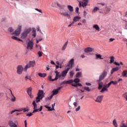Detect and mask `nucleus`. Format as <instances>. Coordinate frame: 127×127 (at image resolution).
<instances>
[{
	"label": "nucleus",
	"instance_id": "f257e3e1",
	"mask_svg": "<svg viewBox=\"0 0 127 127\" xmlns=\"http://www.w3.org/2000/svg\"><path fill=\"white\" fill-rule=\"evenodd\" d=\"M67 7L69 10V11H66V10L62 9L60 11V14L62 15V16H63L64 17H66L68 19H70L71 18V15L72 14V12L74 11V9L73 8V6L68 5L67 6Z\"/></svg>",
	"mask_w": 127,
	"mask_h": 127
},
{
	"label": "nucleus",
	"instance_id": "f03ea898",
	"mask_svg": "<svg viewBox=\"0 0 127 127\" xmlns=\"http://www.w3.org/2000/svg\"><path fill=\"white\" fill-rule=\"evenodd\" d=\"M97 4H101V5L106 6L103 11V9L100 8V6H98V7H96V11H97V12H99V13L108 14V13H109L111 11V9H112L110 7H107V4L105 3H98Z\"/></svg>",
	"mask_w": 127,
	"mask_h": 127
},
{
	"label": "nucleus",
	"instance_id": "7ed1b4c3",
	"mask_svg": "<svg viewBox=\"0 0 127 127\" xmlns=\"http://www.w3.org/2000/svg\"><path fill=\"white\" fill-rule=\"evenodd\" d=\"M56 73L55 80H64L65 79V77L67 75V73L65 70L62 71L61 73L58 72L57 70L55 71Z\"/></svg>",
	"mask_w": 127,
	"mask_h": 127
},
{
	"label": "nucleus",
	"instance_id": "20e7f679",
	"mask_svg": "<svg viewBox=\"0 0 127 127\" xmlns=\"http://www.w3.org/2000/svg\"><path fill=\"white\" fill-rule=\"evenodd\" d=\"M32 30V29L31 28H28L27 29H25L23 32L21 33L20 35V38L21 39H25L26 37H27V36L30 32H31V31Z\"/></svg>",
	"mask_w": 127,
	"mask_h": 127
},
{
	"label": "nucleus",
	"instance_id": "39448f33",
	"mask_svg": "<svg viewBox=\"0 0 127 127\" xmlns=\"http://www.w3.org/2000/svg\"><path fill=\"white\" fill-rule=\"evenodd\" d=\"M45 93H44V91L43 90H39L37 93V96L36 98V103H38L40 102L41 100H42L45 96Z\"/></svg>",
	"mask_w": 127,
	"mask_h": 127
},
{
	"label": "nucleus",
	"instance_id": "423d86ee",
	"mask_svg": "<svg viewBox=\"0 0 127 127\" xmlns=\"http://www.w3.org/2000/svg\"><path fill=\"white\" fill-rule=\"evenodd\" d=\"M74 65V59H71L69 62L68 64L66 66V69L64 70L66 74L68 73V71L71 68L73 67Z\"/></svg>",
	"mask_w": 127,
	"mask_h": 127
},
{
	"label": "nucleus",
	"instance_id": "0eeeda50",
	"mask_svg": "<svg viewBox=\"0 0 127 127\" xmlns=\"http://www.w3.org/2000/svg\"><path fill=\"white\" fill-rule=\"evenodd\" d=\"M22 28V26L21 25H19L17 29H16L14 32L12 33V35H15V36H19L21 32Z\"/></svg>",
	"mask_w": 127,
	"mask_h": 127
},
{
	"label": "nucleus",
	"instance_id": "6e6552de",
	"mask_svg": "<svg viewBox=\"0 0 127 127\" xmlns=\"http://www.w3.org/2000/svg\"><path fill=\"white\" fill-rule=\"evenodd\" d=\"M79 2V7H81V6L83 8L86 7L89 3V0H81L78 1Z\"/></svg>",
	"mask_w": 127,
	"mask_h": 127
},
{
	"label": "nucleus",
	"instance_id": "1a4fd4ad",
	"mask_svg": "<svg viewBox=\"0 0 127 127\" xmlns=\"http://www.w3.org/2000/svg\"><path fill=\"white\" fill-rule=\"evenodd\" d=\"M33 105L34 106V110L33 113H37V112H41L42 111V109H43V107L41 106L40 109H37V104L35 101H33Z\"/></svg>",
	"mask_w": 127,
	"mask_h": 127
},
{
	"label": "nucleus",
	"instance_id": "9d476101",
	"mask_svg": "<svg viewBox=\"0 0 127 127\" xmlns=\"http://www.w3.org/2000/svg\"><path fill=\"white\" fill-rule=\"evenodd\" d=\"M80 82V79L79 78H75L73 80L72 86L73 87H78V86H79L80 87H82V84L79 83Z\"/></svg>",
	"mask_w": 127,
	"mask_h": 127
},
{
	"label": "nucleus",
	"instance_id": "9b49d317",
	"mask_svg": "<svg viewBox=\"0 0 127 127\" xmlns=\"http://www.w3.org/2000/svg\"><path fill=\"white\" fill-rule=\"evenodd\" d=\"M107 75H108V72L107 70H104L99 76V79L98 80L102 81V80H104L107 77Z\"/></svg>",
	"mask_w": 127,
	"mask_h": 127
},
{
	"label": "nucleus",
	"instance_id": "f8f14e48",
	"mask_svg": "<svg viewBox=\"0 0 127 127\" xmlns=\"http://www.w3.org/2000/svg\"><path fill=\"white\" fill-rule=\"evenodd\" d=\"M51 6H52V7H56V6H58L59 7H60V8H64V7H65V5H62L56 2H52Z\"/></svg>",
	"mask_w": 127,
	"mask_h": 127
},
{
	"label": "nucleus",
	"instance_id": "ddd939ff",
	"mask_svg": "<svg viewBox=\"0 0 127 127\" xmlns=\"http://www.w3.org/2000/svg\"><path fill=\"white\" fill-rule=\"evenodd\" d=\"M8 125L10 127H18L17 125H18V122L16 121L14 123L13 121L10 120L8 122Z\"/></svg>",
	"mask_w": 127,
	"mask_h": 127
},
{
	"label": "nucleus",
	"instance_id": "4468645a",
	"mask_svg": "<svg viewBox=\"0 0 127 127\" xmlns=\"http://www.w3.org/2000/svg\"><path fill=\"white\" fill-rule=\"evenodd\" d=\"M23 72V66L22 65H18L17 67V74L21 75Z\"/></svg>",
	"mask_w": 127,
	"mask_h": 127
},
{
	"label": "nucleus",
	"instance_id": "2eb2a0df",
	"mask_svg": "<svg viewBox=\"0 0 127 127\" xmlns=\"http://www.w3.org/2000/svg\"><path fill=\"white\" fill-rule=\"evenodd\" d=\"M33 45H34V44L33 43V41H29L27 44V49H32V48H33Z\"/></svg>",
	"mask_w": 127,
	"mask_h": 127
},
{
	"label": "nucleus",
	"instance_id": "dca6fc26",
	"mask_svg": "<svg viewBox=\"0 0 127 127\" xmlns=\"http://www.w3.org/2000/svg\"><path fill=\"white\" fill-rule=\"evenodd\" d=\"M27 92L30 98L31 99H33V95H32V93H31V92H32V88H31V87L28 88Z\"/></svg>",
	"mask_w": 127,
	"mask_h": 127
},
{
	"label": "nucleus",
	"instance_id": "f3484780",
	"mask_svg": "<svg viewBox=\"0 0 127 127\" xmlns=\"http://www.w3.org/2000/svg\"><path fill=\"white\" fill-rule=\"evenodd\" d=\"M61 89H62V87H58L57 89H54L52 91L53 94H52V95H53V97L55 95H57V94H58V92H59V91H60V90H61Z\"/></svg>",
	"mask_w": 127,
	"mask_h": 127
},
{
	"label": "nucleus",
	"instance_id": "a211bd4d",
	"mask_svg": "<svg viewBox=\"0 0 127 127\" xmlns=\"http://www.w3.org/2000/svg\"><path fill=\"white\" fill-rule=\"evenodd\" d=\"M103 98H104V95H100L98 96L96 98V102L101 104V103H102V101H103Z\"/></svg>",
	"mask_w": 127,
	"mask_h": 127
},
{
	"label": "nucleus",
	"instance_id": "6ab92c4d",
	"mask_svg": "<svg viewBox=\"0 0 127 127\" xmlns=\"http://www.w3.org/2000/svg\"><path fill=\"white\" fill-rule=\"evenodd\" d=\"M98 82V89L101 90L102 88H103V86L104 85V82L102 81V80H97Z\"/></svg>",
	"mask_w": 127,
	"mask_h": 127
},
{
	"label": "nucleus",
	"instance_id": "aec40b11",
	"mask_svg": "<svg viewBox=\"0 0 127 127\" xmlns=\"http://www.w3.org/2000/svg\"><path fill=\"white\" fill-rule=\"evenodd\" d=\"M73 79H70L69 80H65L63 81L62 84H71V86L73 84Z\"/></svg>",
	"mask_w": 127,
	"mask_h": 127
},
{
	"label": "nucleus",
	"instance_id": "412c9836",
	"mask_svg": "<svg viewBox=\"0 0 127 127\" xmlns=\"http://www.w3.org/2000/svg\"><path fill=\"white\" fill-rule=\"evenodd\" d=\"M84 51L86 53H89V52L94 51V49L91 47H88L85 49Z\"/></svg>",
	"mask_w": 127,
	"mask_h": 127
},
{
	"label": "nucleus",
	"instance_id": "4be33fe9",
	"mask_svg": "<svg viewBox=\"0 0 127 127\" xmlns=\"http://www.w3.org/2000/svg\"><path fill=\"white\" fill-rule=\"evenodd\" d=\"M11 38L13 40H17V41H21V42H23V41H22V40L18 38L17 37L15 36H11Z\"/></svg>",
	"mask_w": 127,
	"mask_h": 127
},
{
	"label": "nucleus",
	"instance_id": "5701e85b",
	"mask_svg": "<svg viewBox=\"0 0 127 127\" xmlns=\"http://www.w3.org/2000/svg\"><path fill=\"white\" fill-rule=\"evenodd\" d=\"M81 18L80 16H75L73 17V20L74 22H77V21H79Z\"/></svg>",
	"mask_w": 127,
	"mask_h": 127
},
{
	"label": "nucleus",
	"instance_id": "b1692460",
	"mask_svg": "<svg viewBox=\"0 0 127 127\" xmlns=\"http://www.w3.org/2000/svg\"><path fill=\"white\" fill-rule=\"evenodd\" d=\"M32 36L34 38L36 37V29L35 28H32Z\"/></svg>",
	"mask_w": 127,
	"mask_h": 127
},
{
	"label": "nucleus",
	"instance_id": "393cba45",
	"mask_svg": "<svg viewBox=\"0 0 127 127\" xmlns=\"http://www.w3.org/2000/svg\"><path fill=\"white\" fill-rule=\"evenodd\" d=\"M7 31L8 32H9L10 33H11V35H12V33H13V31H14V29H13V28L10 27L8 28L7 29Z\"/></svg>",
	"mask_w": 127,
	"mask_h": 127
},
{
	"label": "nucleus",
	"instance_id": "a878e982",
	"mask_svg": "<svg viewBox=\"0 0 127 127\" xmlns=\"http://www.w3.org/2000/svg\"><path fill=\"white\" fill-rule=\"evenodd\" d=\"M53 98V95H51L50 96L46 98L45 99V102H48V101H50V100H52Z\"/></svg>",
	"mask_w": 127,
	"mask_h": 127
},
{
	"label": "nucleus",
	"instance_id": "bb28decb",
	"mask_svg": "<svg viewBox=\"0 0 127 127\" xmlns=\"http://www.w3.org/2000/svg\"><path fill=\"white\" fill-rule=\"evenodd\" d=\"M117 71H119V67H116L115 68H113L112 69L111 73V74H113V73H114L115 72H117Z\"/></svg>",
	"mask_w": 127,
	"mask_h": 127
},
{
	"label": "nucleus",
	"instance_id": "cd10ccee",
	"mask_svg": "<svg viewBox=\"0 0 127 127\" xmlns=\"http://www.w3.org/2000/svg\"><path fill=\"white\" fill-rule=\"evenodd\" d=\"M67 45H68V41H66L64 44L63 45V48H62V50L64 51L65 49L67 48Z\"/></svg>",
	"mask_w": 127,
	"mask_h": 127
},
{
	"label": "nucleus",
	"instance_id": "c85d7f7f",
	"mask_svg": "<svg viewBox=\"0 0 127 127\" xmlns=\"http://www.w3.org/2000/svg\"><path fill=\"white\" fill-rule=\"evenodd\" d=\"M122 76H123V77H127V70H124L123 71V72L122 73Z\"/></svg>",
	"mask_w": 127,
	"mask_h": 127
},
{
	"label": "nucleus",
	"instance_id": "c756f323",
	"mask_svg": "<svg viewBox=\"0 0 127 127\" xmlns=\"http://www.w3.org/2000/svg\"><path fill=\"white\" fill-rule=\"evenodd\" d=\"M96 59L103 60V59H104V58H102V55H101L100 54H96Z\"/></svg>",
	"mask_w": 127,
	"mask_h": 127
},
{
	"label": "nucleus",
	"instance_id": "7c9ffc66",
	"mask_svg": "<svg viewBox=\"0 0 127 127\" xmlns=\"http://www.w3.org/2000/svg\"><path fill=\"white\" fill-rule=\"evenodd\" d=\"M46 73H39L38 75L39 77H41V78H44L46 77Z\"/></svg>",
	"mask_w": 127,
	"mask_h": 127
},
{
	"label": "nucleus",
	"instance_id": "2f4dec72",
	"mask_svg": "<svg viewBox=\"0 0 127 127\" xmlns=\"http://www.w3.org/2000/svg\"><path fill=\"white\" fill-rule=\"evenodd\" d=\"M29 64H30L31 67H34V65H35V61H30L29 62Z\"/></svg>",
	"mask_w": 127,
	"mask_h": 127
},
{
	"label": "nucleus",
	"instance_id": "473e14b6",
	"mask_svg": "<svg viewBox=\"0 0 127 127\" xmlns=\"http://www.w3.org/2000/svg\"><path fill=\"white\" fill-rule=\"evenodd\" d=\"M31 67V65H30V64L28 63L25 67L24 70L25 71H27V69H29V68H30Z\"/></svg>",
	"mask_w": 127,
	"mask_h": 127
},
{
	"label": "nucleus",
	"instance_id": "72a5a7b5",
	"mask_svg": "<svg viewBox=\"0 0 127 127\" xmlns=\"http://www.w3.org/2000/svg\"><path fill=\"white\" fill-rule=\"evenodd\" d=\"M105 91H108V88H107L105 86H104L101 89V91H100V93H104Z\"/></svg>",
	"mask_w": 127,
	"mask_h": 127
},
{
	"label": "nucleus",
	"instance_id": "f704fd0d",
	"mask_svg": "<svg viewBox=\"0 0 127 127\" xmlns=\"http://www.w3.org/2000/svg\"><path fill=\"white\" fill-rule=\"evenodd\" d=\"M48 80H49V81H51V82H53L57 79H55V78L54 79H52V77L50 75H49L48 77Z\"/></svg>",
	"mask_w": 127,
	"mask_h": 127
},
{
	"label": "nucleus",
	"instance_id": "c9c22d12",
	"mask_svg": "<svg viewBox=\"0 0 127 127\" xmlns=\"http://www.w3.org/2000/svg\"><path fill=\"white\" fill-rule=\"evenodd\" d=\"M113 124L115 127H118V123H117V120L116 119L113 120Z\"/></svg>",
	"mask_w": 127,
	"mask_h": 127
},
{
	"label": "nucleus",
	"instance_id": "e433bc0d",
	"mask_svg": "<svg viewBox=\"0 0 127 127\" xmlns=\"http://www.w3.org/2000/svg\"><path fill=\"white\" fill-rule=\"evenodd\" d=\"M110 59V64H112L114 63L115 62V57L114 56H112L111 57Z\"/></svg>",
	"mask_w": 127,
	"mask_h": 127
},
{
	"label": "nucleus",
	"instance_id": "4c0bfd02",
	"mask_svg": "<svg viewBox=\"0 0 127 127\" xmlns=\"http://www.w3.org/2000/svg\"><path fill=\"white\" fill-rule=\"evenodd\" d=\"M125 121H123L121 124L120 127H127V124H126Z\"/></svg>",
	"mask_w": 127,
	"mask_h": 127
},
{
	"label": "nucleus",
	"instance_id": "58836bf2",
	"mask_svg": "<svg viewBox=\"0 0 127 127\" xmlns=\"http://www.w3.org/2000/svg\"><path fill=\"white\" fill-rule=\"evenodd\" d=\"M74 74H75V72H74L73 70L70 71L69 72V76L71 78H73V76H74Z\"/></svg>",
	"mask_w": 127,
	"mask_h": 127
},
{
	"label": "nucleus",
	"instance_id": "ea45409f",
	"mask_svg": "<svg viewBox=\"0 0 127 127\" xmlns=\"http://www.w3.org/2000/svg\"><path fill=\"white\" fill-rule=\"evenodd\" d=\"M82 76V72H77L76 74V78H80Z\"/></svg>",
	"mask_w": 127,
	"mask_h": 127
},
{
	"label": "nucleus",
	"instance_id": "a19ab883",
	"mask_svg": "<svg viewBox=\"0 0 127 127\" xmlns=\"http://www.w3.org/2000/svg\"><path fill=\"white\" fill-rule=\"evenodd\" d=\"M30 110V109L28 107L25 108H24L22 109V111H23L24 113H25L26 112H29Z\"/></svg>",
	"mask_w": 127,
	"mask_h": 127
},
{
	"label": "nucleus",
	"instance_id": "79ce46f5",
	"mask_svg": "<svg viewBox=\"0 0 127 127\" xmlns=\"http://www.w3.org/2000/svg\"><path fill=\"white\" fill-rule=\"evenodd\" d=\"M10 92H11V94L12 97H13V98H12L11 99V101L12 102H15V97H14V96H13V94H12V92L11 91V90H10Z\"/></svg>",
	"mask_w": 127,
	"mask_h": 127
},
{
	"label": "nucleus",
	"instance_id": "37998d69",
	"mask_svg": "<svg viewBox=\"0 0 127 127\" xmlns=\"http://www.w3.org/2000/svg\"><path fill=\"white\" fill-rule=\"evenodd\" d=\"M36 29H37V31H39V32L41 33V34H43V33H42V31H41V30L40 29V27H39V26H38L36 27Z\"/></svg>",
	"mask_w": 127,
	"mask_h": 127
},
{
	"label": "nucleus",
	"instance_id": "c03bdc74",
	"mask_svg": "<svg viewBox=\"0 0 127 127\" xmlns=\"http://www.w3.org/2000/svg\"><path fill=\"white\" fill-rule=\"evenodd\" d=\"M122 97H123V98L126 99V101H127V92L124 93L122 95Z\"/></svg>",
	"mask_w": 127,
	"mask_h": 127
},
{
	"label": "nucleus",
	"instance_id": "a18cd8bd",
	"mask_svg": "<svg viewBox=\"0 0 127 127\" xmlns=\"http://www.w3.org/2000/svg\"><path fill=\"white\" fill-rule=\"evenodd\" d=\"M45 107L46 108V109H48L49 111H53V110H52V108H51V107H48V106L47 105H45Z\"/></svg>",
	"mask_w": 127,
	"mask_h": 127
},
{
	"label": "nucleus",
	"instance_id": "49530a36",
	"mask_svg": "<svg viewBox=\"0 0 127 127\" xmlns=\"http://www.w3.org/2000/svg\"><path fill=\"white\" fill-rule=\"evenodd\" d=\"M84 90H86L87 92H90L91 91V89L89 88V87L85 86L84 87Z\"/></svg>",
	"mask_w": 127,
	"mask_h": 127
},
{
	"label": "nucleus",
	"instance_id": "de8ad7c7",
	"mask_svg": "<svg viewBox=\"0 0 127 127\" xmlns=\"http://www.w3.org/2000/svg\"><path fill=\"white\" fill-rule=\"evenodd\" d=\"M42 54H43V52L39 51L38 53V55L39 57H42Z\"/></svg>",
	"mask_w": 127,
	"mask_h": 127
},
{
	"label": "nucleus",
	"instance_id": "09e8293b",
	"mask_svg": "<svg viewBox=\"0 0 127 127\" xmlns=\"http://www.w3.org/2000/svg\"><path fill=\"white\" fill-rule=\"evenodd\" d=\"M96 30H97L98 32H99L100 31V27H99V25H96Z\"/></svg>",
	"mask_w": 127,
	"mask_h": 127
},
{
	"label": "nucleus",
	"instance_id": "8fccbe9b",
	"mask_svg": "<svg viewBox=\"0 0 127 127\" xmlns=\"http://www.w3.org/2000/svg\"><path fill=\"white\" fill-rule=\"evenodd\" d=\"M35 10H37V11H38L39 12H40V13H43V12H42V10H41V9H39L37 8H35Z\"/></svg>",
	"mask_w": 127,
	"mask_h": 127
},
{
	"label": "nucleus",
	"instance_id": "3c124183",
	"mask_svg": "<svg viewBox=\"0 0 127 127\" xmlns=\"http://www.w3.org/2000/svg\"><path fill=\"white\" fill-rule=\"evenodd\" d=\"M34 113H33V112L28 113V114L26 115V116H27V117H31V116H33V115Z\"/></svg>",
	"mask_w": 127,
	"mask_h": 127
},
{
	"label": "nucleus",
	"instance_id": "603ef678",
	"mask_svg": "<svg viewBox=\"0 0 127 127\" xmlns=\"http://www.w3.org/2000/svg\"><path fill=\"white\" fill-rule=\"evenodd\" d=\"M111 83H112V84H113V85H117L118 84V81H111Z\"/></svg>",
	"mask_w": 127,
	"mask_h": 127
},
{
	"label": "nucleus",
	"instance_id": "864d4df0",
	"mask_svg": "<svg viewBox=\"0 0 127 127\" xmlns=\"http://www.w3.org/2000/svg\"><path fill=\"white\" fill-rule=\"evenodd\" d=\"M52 110H53V111H55V109L54 108L55 107V103L52 104Z\"/></svg>",
	"mask_w": 127,
	"mask_h": 127
},
{
	"label": "nucleus",
	"instance_id": "5fc2aeb1",
	"mask_svg": "<svg viewBox=\"0 0 127 127\" xmlns=\"http://www.w3.org/2000/svg\"><path fill=\"white\" fill-rule=\"evenodd\" d=\"M80 109H81V107L79 106L76 109L75 112H78V111H80Z\"/></svg>",
	"mask_w": 127,
	"mask_h": 127
},
{
	"label": "nucleus",
	"instance_id": "6e6d98bb",
	"mask_svg": "<svg viewBox=\"0 0 127 127\" xmlns=\"http://www.w3.org/2000/svg\"><path fill=\"white\" fill-rule=\"evenodd\" d=\"M75 12L76 13H78V12H79V7H76V8H75Z\"/></svg>",
	"mask_w": 127,
	"mask_h": 127
},
{
	"label": "nucleus",
	"instance_id": "4d7b16f0",
	"mask_svg": "<svg viewBox=\"0 0 127 127\" xmlns=\"http://www.w3.org/2000/svg\"><path fill=\"white\" fill-rule=\"evenodd\" d=\"M73 105L74 106V107H77L78 106V102H75L73 103Z\"/></svg>",
	"mask_w": 127,
	"mask_h": 127
},
{
	"label": "nucleus",
	"instance_id": "13d9d810",
	"mask_svg": "<svg viewBox=\"0 0 127 127\" xmlns=\"http://www.w3.org/2000/svg\"><path fill=\"white\" fill-rule=\"evenodd\" d=\"M40 41H42V39H39L38 40H37L36 43H39Z\"/></svg>",
	"mask_w": 127,
	"mask_h": 127
},
{
	"label": "nucleus",
	"instance_id": "bf43d9fd",
	"mask_svg": "<svg viewBox=\"0 0 127 127\" xmlns=\"http://www.w3.org/2000/svg\"><path fill=\"white\" fill-rule=\"evenodd\" d=\"M3 97V93H0V99L2 98Z\"/></svg>",
	"mask_w": 127,
	"mask_h": 127
},
{
	"label": "nucleus",
	"instance_id": "052dcab7",
	"mask_svg": "<svg viewBox=\"0 0 127 127\" xmlns=\"http://www.w3.org/2000/svg\"><path fill=\"white\" fill-rule=\"evenodd\" d=\"M24 124H25V127H27V121L26 120H25Z\"/></svg>",
	"mask_w": 127,
	"mask_h": 127
},
{
	"label": "nucleus",
	"instance_id": "680f3d73",
	"mask_svg": "<svg viewBox=\"0 0 127 127\" xmlns=\"http://www.w3.org/2000/svg\"><path fill=\"white\" fill-rule=\"evenodd\" d=\"M83 15L84 17H86V16L87 15V12H86V11H83Z\"/></svg>",
	"mask_w": 127,
	"mask_h": 127
},
{
	"label": "nucleus",
	"instance_id": "e2e57ef3",
	"mask_svg": "<svg viewBox=\"0 0 127 127\" xmlns=\"http://www.w3.org/2000/svg\"><path fill=\"white\" fill-rule=\"evenodd\" d=\"M114 40H115V38H110V39H109V41H110V42H113V41H114Z\"/></svg>",
	"mask_w": 127,
	"mask_h": 127
},
{
	"label": "nucleus",
	"instance_id": "0e129e2a",
	"mask_svg": "<svg viewBox=\"0 0 127 127\" xmlns=\"http://www.w3.org/2000/svg\"><path fill=\"white\" fill-rule=\"evenodd\" d=\"M81 22H82V23H86V19H82V20H81Z\"/></svg>",
	"mask_w": 127,
	"mask_h": 127
},
{
	"label": "nucleus",
	"instance_id": "69168bd1",
	"mask_svg": "<svg viewBox=\"0 0 127 127\" xmlns=\"http://www.w3.org/2000/svg\"><path fill=\"white\" fill-rule=\"evenodd\" d=\"M104 86L106 87V88H107V89H108V88H110V85H109L108 84H106L105 85H104Z\"/></svg>",
	"mask_w": 127,
	"mask_h": 127
},
{
	"label": "nucleus",
	"instance_id": "338daca9",
	"mask_svg": "<svg viewBox=\"0 0 127 127\" xmlns=\"http://www.w3.org/2000/svg\"><path fill=\"white\" fill-rule=\"evenodd\" d=\"M85 85H86V86H91L92 84H91L90 83L86 82L85 83Z\"/></svg>",
	"mask_w": 127,
	"mask_h": 127
},
{
	"label": "nucleus",
	"instance_id": "774afa93",
	"mask_svg": "<svg viewBox=\"0 0 127 127\" xmlns=\"http://www.w3.org/2000/svg\"><path fill=\"white\" fill-rule=\"evenodd\" d=\"M115 65H117V66H120V64H119V63L118 62H115Z\"/></svg>",
	"mask_w": 127,
	"mask_h": 127
}]
</instances>
